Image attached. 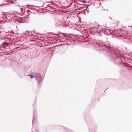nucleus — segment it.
<instances>
[{"label":"nucleus","instance_id":"obj_1","mask_svg":"<svg viewBox=\"0 0 132 132\" xmlns=\"http://www.w3.org/2000/svg\"><path fill=\"white\" fill-rule=\"evenodd\" d=\"M99 47H102L103 49L107 51V55L110 57V60L114 63L117 64H121L122 63L121 59V56L116 52L115 50L105 45H99Z\"/></svg>","mask_w":132,"mask_h":132},{"label":"nucleus","instance_id":"obj_2","mask_svg":"<svg viewBox=\"0 0 132 132\" xmlns=\"http://www.w3.org/2000/svg\"><path fill=\"white\" fill-rule=\"evenodd\" d=\"M28 76L31 78H32L33 77L35 78L37 81L38 84H39L41 82L42 80L41 75L38 73H33L29 75Z\"/></svg>","mask_w":132,"mask_h":132},{"label":"nucleus","instance_id":"obj_3","mask_svg":"<svg viewBox=\"0 0 132 132\" xmlns=\"http://www.w3.org/2000/svg\"><path fill=\"white\" fill-rule=\"evenodd\" d=\"M70 35H71V34H69L67 35L65 33H61L60 34V36L62 37H65L67 36H69V37H70V36H69Z\"/></svg>","mask_w":132,"mask_h":132},{"label":"nucleus","instance_id":"obj_4","mask_svg":"<svg viewBox=\"0 0 132 132\" xmlns=\"http://www.w3.org/2000/svg\"><path fill=\"white\" fill-rule=\"evenodd\" d=\"M25 21V19H23L22 18H20L19 19V20H18V22L19 23H23V22Z\"/></svg>","mask_w":132,"mask_h":132},{"label":"nucleus","instance_id":"obj_5","mask_svg":"<svg viewBox=\"0 0 132 132\" xmlns=\"http://www.w3.org/2000/svg\"><path fill=\"white\" fill-rule=\"evenodd\" d=\"M8 44V43H7L6 42H5L4 43H3L2 44V45H4L5 46H6Z\"/></svg>","mask_w":132,"mask_h":132},{"label":"nucleus","instance_id":"obj_6","mask_svg":"<svg viewBox=\"0 0 132 132\" xmlns=\"http://www.w3.org/2000/svg\"><path fill=\"white\" fill-rule=\"evenodd\" d=\"M32 132H37V130H36L34 128H32Z\"/></svg>","mask_w":132,"mask_h":132},{"label":"nucleus","instance_id":"obj_7","mask_svg":"<svg viewBox=\"0 0 132 132\" xmlns=\"http://www.w3.org/2000/svg\"><path fill=\"white\" fill-rule=\"evenodd\" d=\"M61 22H57L56 24V27H57V26H58L59 25H60L61 24Z\"/></svg>","mask_w":132,"mask_h":132},{"label":"nucleus","instance_id":"obj_8","mask_svg":"<svg viewBox=\"0 0 132 132\" xmlns=\"http://www.w3.org/2000/svg\"><path fill=\"white\" fill-rule=\"evenodd\" d=\"M34 112H33V120H32V123H33V122H34Z\"/></svg>","mask_w":132,"mask_h":132},{"label":"nucleus","instance_id":"obj_9","mask_svg":"<svg viewBox=\"0 0 132 132\" xmlns=\"http://www.w3.org/2000/svg\"><path fill=\"white\" fill-rule=\"evenodd\" d=\"M98 27H101V28H102V27H103L102 26H101L100 25L98 24Z\"/></svg>","mask_w":132,"mask_h":132},{"label":"nucleus","instance_id":"obj_10","mask_svg":"<svg viewBox=\"0 0 132 132\" xmlns=\"http://www.w3.org/2000/svg\"><path fill=\"white\" fill-rule=\"evenodd\" d=\"M31 41H32V42H34V41H35V40H31Z\"/></svg>","mask_w":132,"mask_h":132},{"label":"nucleus","instance_id":"obj_11","mask_svg":"<svg viewBox=\"0 0 132 132\" xmlns=\"http://www.w3.org/2000/svg\"><path fill=\"white\" fill-rule=\"evenodd\" d=\"M99 28V29H100V28Z\"/></svg>","mask_w":132,"mask_h":132},{"label":"nucleus","instance_id":"obj_12","mask_svg":"<svg viewBox=\"0 0 132 132\" xmlns=\"http://www.w3.org/2000/svg\"><path fill=\"white\" fill-rule=\"evenodd\" d=\"M99 28V29H100V28Z\"/></svg>","mask_w":132,"mask_h":132}]
</instances>
